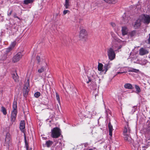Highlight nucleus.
Returning <instances> with one entry per match:
<instances>
[{
    "mask_svg": "<svg viewBox=\"0 0 150 150\" xmlns=\"http://www.w3.org/2000/svg\"><path fill=\"white\" fill-rule=\"evenodd\" d=\"M131 132V129L128 124L125 126L123 131V134L125 140L129 143H132L133 140L131 137L130 133Z\"/></svg>",
    "mask_w": 150,
    "mask_h": 150,
    "instance_id": "nucleus-1",
    "label": "nucleus"
},
{
    "mask_svg": "<svg viewBox=\"0 0 150 150\" xmlns=\"http://www.w3.org/2000/svg\"><path fill=\"white\" fill-rule=\"evenodd\" d=\"M112 45V47L108 48L107 51L108 59L110 61L113 60L115 58L116 54L114 50L117 46L116 45L114 46L113 45Z\"/></svg>",
    "mask_w": 150,
    "mask_h": 150,
    "instance_id": "nucleus-2",
    "label": "nucleus"
},
{
    "mask_svg": "<svg viewBox=\"0 0 150 150\" xmlns=\"http://www.w3.org/2000/svg\"><path fill=\"white\" fill-rule=\"evenodd\" d=\"M13 110L11 113V120L12 123L15 121L17 113V102L14 101L13 104Z\"/></svg>",
    "mask_w": 150,
    "mask_h": 150,
    "instance_id": "nucleus-3",
    "label": "nucleus"
},
{
    "mask_svg": "<svg viewBox=\"0 0 150 150\" xmlns=\"http://www.w3.org/2000/svg\"><path fill=\"white\" fill-rule=\"evenodd\" d=\"M61 135L60 130L57 127L54 128L51 130V136L53 138H58Z\"/></svg>",
    "mask_w": 150,
    "mask_h": 150,
    "instance_id": "nucleus-4",
    "label": "nucleus"
},
{
    "mask_svg": "<svg viewBox=\"0 0 150 150\" xmlns=\"http://www.w3.org/2000/svg\"><path fill=\"white\" fill-rule=\"evenodd\" d=\"M141 21L146 24L150 23V16L147 14H142L139 16Z\"/></svg>",
    "mask_w": 150,
    "mask_h": 150,
    "instance_id": "nucleus-5",
    "label": "nucleus"
},
{
    "mask_svg": "<svg viewBox=\"0 0 150 150\" xmlns=\"http://www.w3.org/2000/svg\"><path fill=\"white\" fill-rule=\"evenodd\" d=\"M11 144V135L9 133H7L6 134L5 142L4 145L5 146L6 148L9 149V146Z\"/></svg>",
    "mask_w": 150,
    "mask_h": 150,
    "instance_id": "nucleus-6",
    "label": "nucleus"
},
{
    "mask_svg": "<svg viewBox=\"0 0 150 150\" xmlns=\"http://www.w3.org/2000/svg\"><path fill=\"white\" fill-rule=\"evenodd\" d=\"M29 79H28L25 83L23 89V94L24 96L27 95L29 92Z\"/></svg>",
    "mask_w": 150,
    "mask_h": 150,
    "instance_id": "nucleus-7",
    "label": "nucleus"
},
{
    "mask_svg": "<svg viewBox=\"0 0 150 150\" xmlns=\"http://www.w3.org/2000/svg\"><path fill=\"white\" fill-rule=\"evenodd\" d=\"M43 64H42L40 67L38 69V72L39 73L43 72L46 69L47 63L45 60H43Z\"/></svg>",
    "mask_w": 150,
    "mask_h": 150,
    "instance_id": "nucleus-8",
    "label": "nucleus"
},
{
    "mask_svg": "<svg viewBox=\"0 0 150 150\" xmlns=\"http://www.w3.org/2000/svg\"><path fill=\"white\" fill-rule=\"evenodd\" d=\"M23 54L21 52H18L13 58V62H16L19 61L22 58Z\"/></svg>",
    "mask_w": 150,
    "mask_h": 150,
    "instance_id": "nucleus-9",
    "label": "nucleus"
},
{
    "mask_svg": "<svg viewBox=\"0 0 150 150\" xmlns=\"http://www.w3.org/2000/svg\"><path fill=\"white\" fill-rule=\"evenodd\" d=\"M87 32L84 29H82L81 30L79 33V37L81 39H82L87 38Z\"/></svg>",
    "mask_w": 150,
    "mask_h": 150,
    "instance_id": "nucleus-10",
    "label": "nucleus"
},
{
    "mask_svg": "<svg viewBox=\"0 0 150 150\" xmlns=\"http://www.w3.org/2000/svg\"><path fill=\"white\" fill-rule=\"evenodd\" d=\"M139 53L140 55L143 56L148 54L149 52L148 50L142 47L139 49Z\"/></svg>",
    "mask_w": 150,
    "mask_h": 150,
    "instance_id": "nucleus-11",
    "label": "nucleus"
},
{
    "mask_svg": "<svg viewBox=\"0 0 150 150\" xmlns=\"http://www.w3.org/2000/svg\"><path fill=\"white\" fill-rule=\"evenodd\" d=\"M112 64V63L110 62V61H109L107 63L105 64L104 66L103 71H104L105 73L108 69L111 67Z\"/></svg>",
    "mask_w": 150,
    "mask_h": 150,
    "instance_id": "nucleus-12",
    "label": "nucleus"
},
{
    "mask_svg": "<svg viewBox=\"0 0 150 150\" xmlns=\"http://www.w3.org/2000/svg\"><path fill=\"white\" fill-rule=\"evenodd\" d=\"M25 128V121L24 120H22L21 121L20 124V129L22 132H24V129Z\"/></svg>",
    "mask_w": 150,
    "mask_h": 150,
    "instance_id": "nucleus-13",
    "label": "nucleus"
},
{
    "mask_svg": "<svg viewBox=\"0 0 150 150\" xmlns=\"http://www.w3.org/2000/svg\"><path fill=\"white\" fill-rule=\"evenodd\" d=\"M141 22H142L141 21V20H140V17H139V19L136 21L134 25V27L135 28H136L139 27L141 24Z\"/></svg>",
    "mask_w": 150,
    "mask_h": 150,
    "instance_id": "nucleus-14",
    "label": "nucleus"
},
{
    "mask_svg": "<svg viewBox=\"0 0 150 150\" xmlns=\"http://www.w3.org/2000/svg\"><path fill=\"white\" fill-rule=\"evenodd\" d=\"M16 42L15 41L12 42L10 46L8 47V48L6 49V52H9L12 50L14 47L16 45Z\"/></svg>",
    "mask_w": 150,
    "mask_h": 150,
    "instance_id": "nucleus-15",
    "label": "nucleus"
},
{
    "mask_svg": "<svg viewBox=\"0 0 150 150\" xmlns=\"http://www.w3.org/2000/svg\"><path fill=\"white\" fill-rule=\"evenodd\" d=\"M127 29L126 27H124L122 28V32L123 35H126L127 33Z\"/></svg>",
    "mask_w": 150,
    "mask_h": 150,
    "instance_id": "nucleus-16",
    "label": "nucleus"
},
{
    "mask_svg": "<svg viewBox=\"0 0 150 150\" xmlns=\"http://www.w3.org/2000/svg\"><path fill=\"white\" fill-rule=\"evenodd\" d=\"M108 126L109 129V135L111 136H112V131L113 130L112 126L111 125L110 123H109L108 124Z\"/></svg>",
    "mask_w": 150,
    "mask_h": 150,
    "instance_id": "nucleus-17",
    "label": "nucleus"
},
{
    "mask_svg": "<svg viewBox=\"0 0 150 150\" xmlns=\"http://www.w3.org/2000/svg\"><path fill=\"white\" fill-rule=\"evenodd\" d=\"M12 77L16 82H18L19 81L18 77L16 73H14L13 74Z\"/></svg>",
    "mask_w": 150,
    "mask_h": 150,
    "instance_id": "nucleus-18",
    "label": "nucleus"
},
{
    "mask_svg": "<svg viewBox=\"0 0 150 150\" xmlns=\"http://www.w3.org/2000/svg\"><path fill=\"white\" fill-rule=\"evenodd\" d=\"M124 87L127 89H132L133 87L132 84L129 83H127L124 85Z\"/></svg>",
    "mask_w": 150,
    "mask_h": 150,
    "instance_id": "nucleus-19",
    "label": "nucleus"
},
{
    "mask_svg": "<svg viewBox=\"0 0 150 150\" xmlns=\"http://www.w3.org/2000/svg\"><path fill=\"white\" fill-rule=\"evenodd\" d=\"M105 2L109 4H115L117 0H103Z\"/></svg>",
    "mask_w": 150,
    "mask_h": 150,
    "instance_id": "nucleus-20",
    "label": "nucleus"
},
{
    "mask_svg": "<svg viewBox=\"0 0 150 150\" xmlns=\"http://www.w3.org/2000/svg\"><path fill=\"white\" fill-rule=\"evenodd\" d=\"M94 108L93 107L90 108V109L88 111L89 112H91V114L93 115H95L96 113V111H94Z\"/></svg>",
    "mask_w": 150,
    "mask_h": 150,
    "instance_id": "nucleus-21",
    "label": "nucleus"
},
{
    "mask_svg": "<svg viewBox=\"0 0 150 150\" xmlns=\"http://www.w3.org/2000/svg\"><path fill=\"white\" fill-rule=\"evenodd\" d=\"M103 65L102 64L99 63L98 67V70L99 71H104L103 69Z\"/></svg>",
    "mask_w": 150,
    "mask_h": 150,
    "instance_id": "nucleus-22",
    "label": "nucleus"
},
{
    "mask_svg": "<svg viewBox=\"0 0 150 150\" xmlns=\"http://www.w3.org/2000/svg\"><path fill=\"white\" fill-rule=\"evenodd\" d=\"M53 143V142L50 140H49L46 142L45 144L47 147H49L52 145Z\"/></svg>",
    "mask_w": 150,
    "mask_h": 150,
    "instance_id": "nucleus-23",
    "label": "nucleus"
},
{
    "mask_svg": "<svg viewBox=\"0 0 150 150\" xmlns=\"http://www.w3.org/2000/svg\"><path fill=\"white\" fill-rule=\"evenodd\" d=\"M149 146L148 145L142 146L141 147L140 146H139L138 148V150H145Z\"/></svg>",
    "mask_w": 150,
    "mask_h": 150,
    "instance_id": "nucleus-24",
    "label": "nucleus"
},
{
    "mask_svg": "<svg viewBox=\"0 0 150 150\" xmlns=\"http://www.w3.org/2000/svg\"><path fill=\"white\" fill-rule=\"evenodd\" d=\"M135 87L136 89V93H138L141 91V89L138 86L136 85H135Z\"/></svg>",
    "mask_w": 150,
    "mask_h": 150,
    "instance_id": "nucleus-25",
    "label": "nucleus"
},
{
    "mask_svg": "<svg viewBox=\"0 0 150 150\" xmlns=\"http://www.w3.org/2000/svg\"><path fill=\"white\" fill-rule=\"evenodd\" d=\"M24 140L25 142V147L26 148V150H28V143L26 141V137L25 134H24Z\"/></svg>",
    "mask_w": 150,
    "mask_h": 150,
    "instance_id": "nucleus-26",
    "label": "nucleus"
},
{
    "mask_svg": "<svg viewBox=\"0 0 150 150\" xmlns=\"http://www.w3.org/2000/svg\"><path fill=\"white\" fill-rule=\"evenodd\" d=\"M33 1L34 0H24V4H28L32 3Z\"/></svg>",
    "mask_w": 150,
    "mask_h": 150,
    "instance_id": "nucleus-27",
    "label": "nucleus"
},
{
    "mask_svg": "<svg viewBox=\"0 0 150 150\" xmlns=\"http://www.w3.org/2000/svg\"><path fill=\"white\" fill-rule=\"evenodd\" d=\"M128 71L129 72H133L137 73L139 71V70L134 68H131L129 69Z\"/></svg>",
    "mask_w": 150,
    "mask_h": 150,
    "instance_id": "nucleus-28",
    "label": "nucleus"
},
{
    "mask_svg": "<svg viewBox=\"0 0 150 150\" xmlns=\"http://www.w3.org/2000/svg\"><path fill=\"white\" fill-rule=\"evenodd\" d=\"M1 111L4 115H6V114L7 112L4 106L1 107Z\"/></svg>",
    "mask_w": 150,
    "mask_h": 150,
    "instance_id": "nucleus-29",
    "label": "nucleus"
},
{
    "mask_svg": "<svg viewBox=\"0 0 150 150\" xmlns=\"http://www.w3.org/2000/svg\"><path fill=\"white\" fill-rule=\"evenodd\" d=\"M137 108V106H134L132 107L131 112H130L129 113L131 114H133L136 111Z\"/></svg>",
    "mask_w": 150,
    "mask_h": 150,
    "instance_id": "nucleus-30",
    "label": "nucleus"
},
{
    "mask_svg": "<svg viewBox=\"0 0 150 150\" xmlns=\"http://www.w3.org/2000/svg\"><path fill=\"white\" fill-rule=\"evenodd\" d=\"M69 0H65L64 6L66 8H68L69 6Z\"/></svg>",
    "mask_w": 150,
    "mask_h": 150,
    "instance_id": "nucleus-31",
    "label": "nucleus"
},
{
    "mask_svg": "<svg viewBox=\"0 0 150 150\" xmlns=\"http://www.w3.org/2000/svg\"><path fill=\"white\" fill-rule=\"evenodd\" d=\"M56 99L57 100L59 103L60 104V101L59 95L57 93H56Z\"/></svg>",
    "mask_w": 150,
    "mask_h": 150,
    "instance_id": "nucleus-32",
    "label": "nucleus"
},
{
    "mask_svg": "<svg viewBox=\"0 0 150 150\" xmlns=\"http://www.w3.org/2000/svg\"><path fill=\"white\" fill-rule=\"evenodd\" d=\"M40 95V93L38 92L35 93L34 94L36 98H38Z\"/></svg>",
    "mask_w": 150,
    "mask_h": 150,
    "instance_id": "nucleus-33",
    "label": "nucleus"
},
{
    "mask_svg": "<svg viewBox=\"0 0 150 150\" xmlns=\"http://www.w3.org/2000/svg\"><path fill=\"white\" fill-rule=\"evenodd\" d=\"M149 38L147 40L146 43L148 44H150V34H149Z\"/></svg>",
    "mask_w": 150,
    "mask_h": 150,
    "instance_id": "nucleus-34",
    "label": "nucleus"
},
{
    "mask_svg": "<svg viewBox=\"0 0 150 150\" xmlns=\"http://www.w3.org/2000/svg\"><path fill=\"white\" fill-rule=\"evenodd\" d=\"M69 11L68 10H65L63 11V13L64 15L66 14Z\"/></svg>",
    "mask_w": 150,
    "mask_h": 150,
    "instance_id": "nucleus-35",
    "label": "nucleus"
},
{
    "mask_svg": "<svg viewBox=\"0 0 150 150\" xmlns=\"http://www.w3.org/2000/svg\"><path fill=\"white\" fill-rule=\"evenodd\" d=\"M124 24L127 23L128 22V21L127 19H124Z\"/></svg>",
    "mask_w": 150,
    "mask_h": 150,
    "instance_id": "nucleus-36",
    "label": "nucleus"
},
{
    "mask_svg": "<svg viewBox=\"0 0 150 150\" xmlns=\"http://www.w3.org/2000/svg\"><path fill=\"white\" fill-rule=\"evenodd\" d=\"M111 25L113 27H114L115 25V23H111Z\"/></svg>",
    "mask_w": 150,
    "mask_h": 150,
    "instance_id": "nucleus-37",
    "label": "nucleus"
},
{
    "mask_svg": "<svg viewBox=\"0 0 150 150\" xmlns=\"http://www.w3.org/2000/svg\"><path fill=\"white\" fill-rule=\"evenodd\" d=\"M126 72H125V71H123V72H118L117 73V74H122L123 73H126Z\"/></svg>",
    "mask_w": 150,
    "mask_h": 150,
    "instance_id": "nucleus-38",
    "label": "nucleus"
},
{
    "mask_svg": "<svg viewBox=\"0 0 150 150\" xmlns=\"http://www.w3.org/2000/svg\"><path fill=\"white\" fill-rule=\"evenodd\" d=\"M2 91H0V96H2Z\"/></svg>",
    "mask_w": 150,
    "mask_h": 150,
    "instance_id": "nucleus-39",
    "label": "nucleus"
},
{
    "mask_svg": "<svg viewBox=\"0 0 150 150\" xmlns=\"http://www.w3.org/2000/svg\"><path fill=\"white\" fill-rule=\"evenodd\" d=\"M106 112L110 113V111L109 110H106Z\"/></svg>",
    "mask_w": 150,
    "mask_h": 150,
    "instance_id": "nucleus-40",
    "label": "nucleus"
},
{
    "mask_svg": "<svg viewBox=\"0 0 150 150\" xmlns=\"http://www.w3.org/2000/svg\"><path fill=\"white\" fill-rule=\"evenodd\" d=\"M112 37H114V39L116 40V38L115 37H114V36L113 35V34H112Z\"/></svg>",
    "mask_w": 150,
    "mask_h": 150,
    "instance_id": "nucleus-41",
    "label": "nucleus"
},
{
    "mask_svg": "<svg viewBox=\"0 0 150 150\" xmlns=\"http://www.w3.org/2000/svg\"><path fill=\"white\" fill-rule=\"evenodd\" d=\"M11 13H12V11H11L8 14V16H10L11 14Z\"/></svg>",
    "mask_w": 150,
    "mask_h": 150,
    "instance_id": "nucleus-42",
    "label": "nucleus"
},
{
    "mask_svg": "<svg viewBox=\"0 0 150 150\" xmlns=\"http://www.w3.org/2000/svg\"><path fill=\"white\" fill-rule=\"evenodd\" d=\"M91 80L89 79L88 81L87 82V83H88L90 82L91 81Z\"/></svg>",
    "mask_w": 150,
    "mask_h": 150,
    "instance_id": "nucleus-43",
    "label": "nucleus"
},
{
    "mask_svg": "<svg viewBox=\"0 0 150 150\" xmlns=\"http://www.w3.org/2000/svg\"><path fill=\"white\" fill-rule=\"evenodd\" d=\"M6 57L4 58L3 59V60H4L5 59H6Z\"/></svg>",
    "mask_w": 150,
    "mask_h": 150,
    "instance_id": "nucleus-44",
    "label": "nucleus"
},
{
    "mask_svg": "<svg viewBox=\"0 0 150 150\" xmlns=\"http://www.w3.org/2000/svg\"><path fill=\"white\" fill-rule=\"evenodd\" d=\"M32 149L31 148L30 149V150H31Z\"/></svg>",
    "mask_w": 150,
    "mask_h": 150,
    "instance_id": "nucleus-45",
    "label": "nucleus"
},
{
    "mask_svg": "<svg viewBox=\"0 0 150 150\" xmlns=\"http://www.w3.org/2000/svg\"><path fill=\"white\" fill-rule=\"evenodd\" d=\"M106 114H107V115H108V113H106Z\"/></svg>",
    "mask_w": 150,
    "mask_h": 150,
    "instance_id": "nucleus-46",
    "label": "nucleus"
},
{
    "mask_svg": "<svg viewBox=\"0 0 150 150\" xmlns=\"http://www.w3.org/2000/svg\"><path fill=\"white\" fill-rule=\"evenodd\" d=\"M95 96H96V94L95 95Z\"/></svg>",
    "mask_w": 150,
    "mask_h": 150,
    "instance_id": "nucleus-47",
    "label": "nucleus"
}]
</instances>
